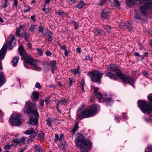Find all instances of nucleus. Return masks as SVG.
<instances>
[{"label": "nucleus", "instance_id": "59", "mask_svg": "<svg viewBox=\"0 0 152 152\" xmlns=\"http://www.w3.org/2000/svg\"><path fill=\"white\" fill-rule=\"evenodd\" d=\"M115 119L116 120V121L117 122H119L120 120L121 119V118L120 117H115Z\"/></svg>", "mask_w": 152, "mask_h": 152}, {"label": "nucleus", "instance_id": "21", "mask_svg": "<svg viewBox=\"0 0 152 152\" xmlns=\"http://www.w3.org/2000/svg\"><path fill=\"white\" fill-rule=\"evenodd\" d=\"M85 4L83 1H80L77 5L76 7L79 9H81Z\"/></svg>", "mask_w": 152, "mask_h": 152}, {"label": "nucleus", "instance_id": "7", "mask_svg": "<svg viewBox=\"0 0 152 152\" xmlns=\"http://www.w3.org/2000/svg\"><path fill=\"white\" fill-rule=\"evenodd\" d=\"M18 50L21 57H23L25 60L26 63L24 64V66L27 67V64H30L34 60L29 54L26 53L22 46L19 47Z\"/></svg>", "mask_w": 152, "mask_h": 152}, {"label": "nucleus", "instance_id": "61", "mask_svg": "<svg viewBox=\"0 0 152 152\" xmlns=\"http://www.w3.org/2000/svg\"><path fill=\"white\" fill-rule=\"evenodd\" d=\"M69 53V51L66 49V50H65L64 52V55L66 56H67Z\"/></svg>", "mask_w": 152, "mask_h": 152}, {"label": "nucleus", "instance_id": "40", "mask_svg": "<svg viewBox=\"0 0 152 152\" xmlns=\"http://www.w3.org/2000/svg\"><path fill=\"white\" fill-rule=\"evenodd\" d=\"M106 1L107 0H102L99 3H98V4L99 6H102V5L104 4L106 2Z\"/></svg>", "mask_w": 152, "mask_h": 152}, {"label": "nucleus", "instance_id": "2", "mask_svg": "<svg viewBox=\"0 0 152 152\" xmlns=\"http://www.w3.org/2000/svg\"><path fill=\"white\" fill-rule=\"evenodd\" d=\"M75 142L76 146L79 147L83 152L89 151L92 148L90 142L84 140V137L83 134L77 133Z\"/></svg>", "mask_w": 152, "mask_h": 152}, {"label": "nucleus", "instance_id": "33", "mask_svg": "<svg viewBox=\"0 0 152 152\" xmlns=\"http://www.w3.org/2000/svg\"><path fill=\"white\" fill-rule=\"evenodd\" d=\"M67 101L65 99L60 100L59 102L61 103V104L62 105H65L67 103Z\"/></svg>", "mask_w": 152, "mask_h": 152}, {"label": "nucleus", "instance_id": "24", "mask_svg": "<svg viewBox=\"0 0 152 152\" xmlns=\"http://www.w3.org/2000/svg\"><path fill=\"white\" fill-rule=\"evenodd\" d=\"M34 149L36 151L38 152H40L42 150L41 147L39 145L35 146L34 147Z\"/></svg>", "mask_w": 152, "mask_h": 152}, {"label": "nucleus", "instance_id": "30", "mask_svg": "<svg viewBox=\"0 0 152 152\" xmlns=\"http://www.w3.org/2000/svg\"><path fill=\"white\" fill-rule=\"evenodd\" d=\"M39 32H41L43 36H45V34L43 33V27L41 26H39L38 27Z\"/></svg>", "mask_w": 152, "mask_h": 152}, {"label": "nucleus", "instance_id": "48", "mask_svg": "<svg viewBox=\"0 0 152 152\" xmlns=\"http://www.w3.org/2000/svg\"><path fill=\"white\" fill-rule=\"evenodd\" d=\"M35 87L36 88H38L39 89L41 88V86L40 84L38 83H36L35 84Z\"/></svg>", "mask_w": 152, "mask_h": 152}, {"label": "nucleus", "instance_id": "42", "mask_svg": "<svg viewBox=\"0 0 152 152\" xmlns=\"http://www.w3.org/2000/svg\"><path fill=\"white\" fill-rule=\"evenodd\" d=\"M114 3L116 6H118L120 5V2L118 0H113Z\"/></svg>", "mask_w": 152, "mask_h": 152}, {"label": "nucleus", "instance_id": "5", "mask_svg": "<svg viewBox=\"0 0 152 152\" xmlns=\"http://www.w3.org/2000/svg\"><path fill=\"white\" fill-rule=\"evenodd\" d=\"M99 109L98 105L89 106L82 110L79 113L78 117L87 118L92 117L98 112Z\"/></svg>", "mask_w": 152, "mask_h": 152}, {"label": "nucleus", "instance_id": "4", "mask_svg": "<svg viewBox=\"0 0 152 152\" xmlns=\"http://www.w3.org/2000/svg\"><path fill=\"white\" fill-rule=\"evenodd\" d=\"M9 42L6 45H4L1 49L0 50V69H2L1 60L4 59L5 55L7 51V49L11 50L16 44L15 36L11 35L8 37Z\"/></svg>", "mask_w": 152, "mask_h": 152}, {"label": "nucleus", "instance_id": "46", "mask_svg": "<svg viewBox=\"0 0 152 152\" xmlns=\"http://www.w3.org/2000/svg\"><path fill=\"white\" fill-rule=\"evenodd\" d=\"M85 60L86 61H91L92 60V58H90V56L88 55L86 56Z\"/></svg>", "mask_w": 152, "mask_h": 152}, {"label": "nucleus", "instance_id": "52", "mask_svg": "<svg viewBox=\"0 0 152 152\" xmlns=\"http://www.w3.org/2000/svg\"><path fill=\"white\" fill-rule=\"evenodd\" d=\"M25 138L24 137H22L19 140L20 142H22V143H24L25 141Z\"/></svg>", "mask_w": 152, "mask_h": 152}, {"label": "nucleus", "instance_id": "14", "mask_svg": "<svg viewBox=\"0 0 152 152\" xmlns=\"http://www.w3.org/2000/svg\"><path fill=\"white\" fill-rule=\"evenodd\" d=\"M104 76L105 77H108L111 79L115 80L117 76L116 74H113L110 72H108L105 73Z\"/></svg>", "mask_w": 152, "mask_h": 152}, {"label": "nucleus", "instance_id": "3", "mask_svg": "<svg viewBox=\"0 0 152 152\" xmlns=\"http://www.w3.org/2000/svg\"><path fill=\"white\" fill-rule=\"evenodd\" d=\"M110 69L113 72L117 71V75L122 80L124 83H129L134 88V80L131 76L129 75H124L119 70L118 66L116 65L111 64L110 65Z\"/></svg>", "mask_w": 152, "mask_h": 152}, {"label": "nucleus", "instance_id": "6", "mask_svg": "<svg viewBox=\"0 0 152 152\" xmlns=\"http://www.w3.org/2000/svg\"><path fill=\"white\" fill-rule=\"evenodd\" d=\"M138 105L142 112L145 113L149 114L152 111V104L148 103L145 100H139Z\"/></svg>", "mask_w": 152, "mask_h": 152}, {"label": "nucleus", "instance_id": "34", "mask_svg": "<svg viewBox=\"0 0 152 152\" xmlns=\"http://www.w3.org/2000/svg\"><path fill=\"white\" fill-rule=\"evenodd\" d=\"M84 83H85L84 80L83 79L81 81V83H80V85H81V89H82V91L83 92L85 91V90L83 88V85H84Z\"/></svg>", "mask_w": 152, "mask_h": 152}, {"label": "nucleus", "instance_id": "19", "mask_svg": "<svg viewBox=\"0 0 152 152\" xmlns=\"http://www.w3.org/2000/svg\"><path fill=\"white\" fill-rule=\"evenodd\" d=\"M19 59V58L18 56H16L13 58L12 61L13 63V66H16L17 65Z\"/></svg>", "mask_w": 152, "mask_h": 152}, {"label": "nucleus", "instance_id": "45", "mask_svg": "<svg viewBox=\"0 0 152 152\" xmlns=\"http://www.w3.org/2000/svg\"><path fill=\"white\" fill-rule=\"evenodd\" d=\"M69 86H71L72 85L73 83L74 82V79L72 78H69Z\"/></svg>", "mask_w": 152, "mask_h": 152}, {"label": "nucleus", "instance_id": "49", "mask_svg": "<svg viewBox=\"0 0 152 152\" xmlns=\"http://www.w3.org/2000/svg\"><path fill=\"white\" fill-rule=\"evenodd\" d=\"M37 51L40 55H41L43 54V52L41 49L37 48Z\"/></svg>", "mask_w": 152, "mask_h": 152}, {"label": "nucleus", "instance_id": "27", "mask_svg": "<svg viewBox=\"0 0 152 152\" xmlns=\"http://www.w3.org/2000/svg\"><path fill=\"white\" fill-rule=\"evenodd\" d=\"M103 27L106 30L108 33L110 32L111 31V27L108 25H104Z\"/></svg>", "mask_w": 152, "mask_h": 152}, {"label": "nucleus", "instance_id": "9", "mask_svg": "<svg viewBox=\"0 0 152 152\" xmlns=\"http://www.w3.org/2000/svg\"><path fill=\"white\" fill-rule=\"evenodd\" d=\"M94 94L97 96L98 99H99V102H105L108 103L113 101V99L111 98H104L102 94L99 91V88L97 87L94 88Z\"/></svg>", "mask_w": 152, "mask_h": 152}, {"label": "nucleus", "instance_id": "15", "mask_svg": "<svg viewBox=\"0 0 152 152\" xmlns=\"http://www.w3.org/2000/svg\"><path fill=\"white\" fill-rule=\"evenodd\" d=\"M56 61H50V64L51 66L52 67L51 71L52 73H53L54 70L57 69V67L56 65Z\"/></svg>", "mask_w": 152, "mask_h": 152}, {"label": "nucleus", "instance_id": "31", "mask_svg": "<svg viewBox=\"0 0 152 152\" xmlns=\"http://www.w3.org/2000/svg\"><path fill=\"white\" fill-rule=\"evenodd\" d=\"M44 137V135L43 132H41V133L39 134L37 137V138L39 139L43 140Z\"/></svg>", "mask_w": 152, "mask_h": 152}, {"label": "nucleus", "instance_id": "58", "mask_svg": "<svg viewBox=\"0 0 152 152\" xmlns=\"http://www.w3.org/2000/svg\"><path fill=\"white\" fill-rule=\"evenodd\" d=\"M26 149L27 148L26 147L23 148H21L19 152H24Z\"/></svg>", "mask_w": 152, "mask_h": 152}, {"label": "nucleus", "instance_id": "43", "mask_svg": "<svg viewBox=\"0 0 152 152\" xmlns=\"http://www.w3.org/2000/svg\"><path fill=\"white\" fill-rule=\"evenodd\" d=\"M72 72L74 74L76 75L78 72V69H72L71 70Z\"/></svg>", "mask_w": 152, "mask_h": 152}, {"label": "nucleus", "instance_id": "41", "mask_svg": "<svg viewBox=\"0 0 152 152\" xmlns=\"http://www.w3.org/2000/svg\"><path fill=\"white\" fill-rule=\"evenodd\" d=\"M8 0H5L4 5L3 6V8H5L9 5V3L8 1Z\"/></svg>", "mask_w": 152, "mask_h": 152}, {"label": "nucleus", "instance_id": "54", "mask_svg": "<svg viewBox=\"0 0 152 152\" xmlns=\"http://www.w3.org/2000/svg\"><path fill=\"white\" fill-rule=\"evenodd\" d=\"M142 74L143 75L145 76L146 77H147L148 76V74L147 72L146 71H144L142 72Z\"/></svg>", "mask_w": 152, "mask_h": 152}, {"label": "nucleus", "instance_id": "63", "mask_svg": "<svg viewBox=\"0 0 152 152\" xmlns=\"http://www.w3.org/2000/svg\"><path fill=\"white\" fill-rule=\"evenodd\" d=\"M45 102V100H42L41 102H40V104L42 106L44 105V102Z\"/></svg>", "mask_w": 152, "mask_h": 152}, {"label": "nucleus", "instance_id": "64", "mask_svg": "<svg viewBox=\"0 0 152 152\" xmlns=\"http://www.w3.org/2000/svg\"><path fill=\"white\" fill-rule=\"evenodd\" d=\"M77 50L79 53H80L81 52V50L80 48H77Z\"/></svg>", "mask_w": 152, "mask_h": 152}, {"label": "nucleus", "instance_id": "13", "mask_svg": "<svg viewBox=\"0 0 152 152\" xmlns=\"http://www.w3.org/2000/svg\"><path fill=\"white\" fill-rule=\"evenodd\" d=\"M45 32V36L47 35L48 36L47 38L48 41L49 42L52 41L53 39L52 37V32L48 29L46 30Z\"/></svg>", "mask_w": 152, "mask_h": 152}, {"label": "nucleus", "instance_id": "38", "mask_svg": "<svg viewBox=\"0 0 152 152\" xmlns=\"http://www.w3.org/2000/svg\"><path fill=\"white\" fill-rule=\"evenodd\" d=\"M125 26L126 27V28H128L129 31H131L132 30V27L130 24H129L128 25H127L126 24Z\"/></svg>", "mask_w": 152, "mask_h": 152}, {"label": "nucleus", "instance_id": "17", "mask_svg": "<svg viewBox=\"0 0 152 152\" xmlns=\"http://www.w3.org/2000/svg\"><path fill=\"white\" fill-rule=\"evenodd\" d=\"M39 94L38 92L35 91L32 92L31 98L35 101H37L39 98Z\"/></svg>", "mask_w": 152, "mask_h": 152}, {"label": "nucleus", "instance_id": "28", "mask_svg": "<svg viewBox=\"0 0 152 152\" xmlns=\"http://www.w3.org/2000/svg\"><path fill=\"white\" fill-rule=\"evenodd\" d=\"M109 16V14L108 13L103 12L101 15L102 18L104 19L107 18Z\"/></svg>", "mask_w": 152, "mask_h": 152}, {"label": "nucleus", "instance_id": "20", "mask_svg": "<svg viewBox=\"0 0 152 152\" xmlns=\"http://www.w3.org/2000/svg\"><path fill=\"white\" fill-rule=\"evenodd\" d=\"M79 128L78 123L77 122L75 124L74 128L72 130V132L73 133V134H74L75 133V132L78 130Z\"/></svg>", "mask_w": 152, "mask_h": 152}, {"label": "nucleus", "instance_id": "53", "mask_svg": "<svg viewBox=\"0 0 152 152\" xmlns=\"http://www.w3.org/2000/svg\"><path fill=\"white\" fill-rule=\"evenodd\" d=\"M94 34L95 35H98L100 34V30H96L94 31Z\"/></svg>", "mask_w": 152, "mask_h": 152}, {"label": "nucleus", "instance_id": "22", "mask_svg": "<svg viewBox=\"0 0 152 152\" xmlns=\"http://www.w3.org/2000/svg\"><path fill=\"white\" fill-rule=\"evenodd\" d=\"M21 37L24 38L25 40L27 41L28 39L30 37V36L29 34H27L26 32H24L22 33Z\"/></svg>", "mask_w": 152, "mask_h": 152}, {"label": "nucleus", "instance_id": "29", "mask_svg": "<svg viewBox=\"0 0 152 152\" xmlns=\"http://www.w3.org/2000/svg\"><path fill=\"white\" fill-rule=\"evenodd\" d=\"M136 2V0H128L127 1V3L130 5H132L134 4Z\"/></svg>", "mask_w": 152, "mask_h": 152}, {"label": "nucleus", "instance_id": "60", "mask_svg": "<svg viewBox=\"0 0 152 152\" xmlns=\"http://www.w3.org/2000/svg\"><path fill=\"white\" fill-rule=\"evenodd\" d=\"M134 55L135 56H138V57L141 56L142 58V56H140V54L138 53L137 52L135 53L134 54Z\"/></svg>", "mask_w": 152, "mask_h": 152}, {"label": "nucleus", "instance_id": "32", "mask_svg": "<svg viewBox=\"0 0 152 152\" xmlns=\"http://www.w3.org/2000/svg\"><path fill=\"white\" fill-rule=\"evenodd\" d=\"M152 151V145H148L146 148L145 152H151Z\"/></svg>", "mask_w": 152, "mask_h": 152}, {"label": "nucleus", "instance_id": "62", "mask_svg": "<svg viewBox=\"0 0 152 152\" xmlns=\"http://www.w3.org/2000/svg\"><path fill=\"white\" fill-rule=\"evenodd\" d=\"M31 20H33L34 22L35 21V17L34 15H33L31 17Z\"/></svg>", "mask_w": 152, "mask_h": 152}, {"label": "nucleus", "instance_id": "10", "mask_svg": "<svg viewBox=\"0 0 152 152\" xmlns=\"http://www.w3.org/2000/svg\"><path fill=\"white\" fill-rule=\"evenodd\" d=\"M22 119L20 114H17L13 117H10L9 119V122L13 126H19L22 123Z\"/></svg>", "mask_w": 152, "mask_h": 152}, {"label": "nucleus", "instance_id": "55", "mask_svg": "<svg viewBox=\"0 0 152 152\" xmlns=\"http://www.w3.org/2000/svg\"><path fill=\"white\" fill-rule=\"evenodd\" d=\"M148 98L149 100L152 103V95L150 96H148Z\"/></svg>", "mask_w": 152, "mask_h": 152}, {"label": "nucleus", "instance_id": "36", "mask_svg": "<svg viewBox=\"0 0 152 152\" xmlns=\"http://www.w3.org/2000/svg\"><path fill=\"white\" fill-rule=\"evenodd\" d=\"M37 26L31 25L29 28V30L31 32L33 31V30L36 29Z\"/></svg>", "mask_w": 152, "mask_h": 152}, {"label": "nucleus", "instance_id": "44", "mask_svg": "<svg viewBox=\"0 0 152 152\" xmlns=\"http://www.w3.org/2000/svg\"><path fill=\"white\" fill-rule=\"evenodd\" d=\"M31 7H28L26 9H24L23 10V12L25 13L27 12H29L31 9Z\"/></svg>", "mask_w": 152, "mask_h": 152}, {"label": "nucleus", "instance_id": "12", "mask_svg": "<svg viewBox=\"0 0 152 152\" xmlns=\"http://www.w3.org/2000/svg\"><path fill=\"white\" fill-rule=\"evenodd\" d=\"M30 64L33 67L32 69L33 70L40 71H41L42 69L41 67L37 65L35 60H34Z\"/></svg>", "mask_w": 152, "mask_h": 152}, {"label": "nucleus", "instance_id": "56", "mask_svg": "<svg viewBox=\"0 0 152 152\" xmlns=\"http://www.w3.org/2000/svg\"><path fill=\"white\" fill-rule=\"evenodd\" d=\"M64 138V135L63 134H61L60 136V137L59 138V140L61 141Z\"/></svg>", "mask_w": 152, "mask_h": 152}, {"label": "nucleus", "instance_id": "16", "mask_svg": "<svg viewBox=\"0 0 152 152\" xmlns=\"http://www.w3.org/2000/svg\"><path fill=\"white\" fill-rule=\"evenodd\" d=\"M44 67V72H47L49 70V64L48 62L46 61H43L42 64Z\"/></svg>", "mask_w": 152, "mask_h": 152}, {"label": "nucleus", "instance_id": "51", "mask_svg": "<svg viewBox=\"0 0 152 152\" xmlns=\"http://www.w3.org/2000/svg\"><path fill=\"white\" fill-rule=\"evenodd\" d=\"M74 27L76 29H77L78 28V23L77 22H75L74 23Z\"/></svg>", "mask_w": 152, "mask_h": 152}, {"label": "nucleus", "instance_id": "47", "mask_svg": "<svg viewBox=\"0 0 152 152\" xmlns=\"http://www.w3.org/2000/svg\"><path fill=\"white\" fill-rule=\"evenodd\" d=\"M45 53L47 56H50L52 55L51 53L48 50L46 51Z\"/></svg>", "mask_w": 152, "mask_h": 152}, {"label": "nucleus", "instance_id": "25", "mask_svg": "<svg viewBox=\"0 0 152 152\" xmlns=\"http://www.w3.org/2000/svg\"><path fill=\"white\" fill-rule=\"evenodd\" d=\"M52 120L53 119L51 118H47V124L50 127L52 126L51 123L52 122Z\"/></svg>", "mask_w": 152, "mask_h": 152}, {"label": "nucleus", "instance_id": "37", "mask_svg": "<svg viewBox=\"0 0 152 152\" xmlns=\"http://www.w3.org/2000/svg\"><path fill=\"white\" fill-rule=\"evenodd\" d=\"M12 145H6L4 147V148L6 150H10L11 148Z\"/></svg>", "mask_w": 152, "mask_h": 152}, {"label": "nucleus", "instance_id": "35", "mask_svg": "<svg viewBox=\"0 0 152 152\" xmlns=\"http://www.w3.org/2000/svg\"><path fill=\"white\" fill-rule=\"evenodd\" d=\"M21 31L20 29L19 28H18L17 29L16 34V35L19 37H21V35L20 34V33Z\"/></svg>", "mask_w": 152, "mask_h": 152}, {"label": "nucleus", "instance_id": "39", "mask_svg": "<svg viewBox=\"0 0 152 152\" xmlns=\"http://www.w3.org/2000/svg\"><path fill=\"white\" fill-rule=\"evenodd\" d=\"M12 142L15 143L17 144H19L20 143L19 140L18 139L13 140L12 141Z\"/></svg>", "mask_w": 152, "mask_h": 152}, {"label": "nucleus", "instance_id": "1", "mask_svg": "<svg viewBox=\"0 0 152 152\" xmlns=\"http://www.w3.org/2000/svg\"><path fill=\"white\" fill-rule=\"evenodd\" d=\"M27 106V108L24 110V113L32 114L28 123L33 126L37 125L38 124V118L39 117V115L37 109L35 107L36 106V103H32L30 101H28L26 102L25 106Z\"/></svg>", "mask_w": 152, "mask_h": 152}, {"label": "nucleus", "instance_id": "26", "mask_svg": "<svg viewBox=\"0 0 152 152\" xmlns=\"http://www.w3.org/2000/svg\"><path fill=\"white\" fill-rule=\"evenodd\" d=\"M134 19L137 22H139L141 19V17L139 16L137 14H136L134 16Z\"/></svg>", "mask_w": 152, "mask_h": 152}, {"label": "nucleus", "instance_id": "8", "mask_svg": "<svg viewBox=\"0 0 152 152\" xmlns=\"http://www.w3.org/2000/svg\"><path fill=\"white\" fill-rule=\"evenodd\" d=\"M104 73L99 71L93 70L89 72L88 75L91 77V80L96 83H100L101 79Z\"/></svg>", "mask_w": 152, "mask_h": 152}, {"label": "nucleus", "instance_id": "11", "mask_svg": "<svg viewBox=\"0 0 152 152\" xmlns=\"http://www.w3.org/2000/svg\"><path fill=\"white\" fill-rule=\"evenodd\" d=\"M38 130L37 129L34 131L33 129L31 128L29 130H27L24 132V133L26 134H31V135L32 137H34L37 135Z\"/></svg>", "mask_w": 152, "mask_h": 152}, {"label": "nucleus", "instance_id": "23", "mask_svg": "<svg viewBox=\"0 0 152 152\" xmlns=\"http://www.w3.org/2000/svg\"><path fill=\"white\" fill-rule=\"evenodd\" d=\"M56 13L57 15H58L59 16H67V14L63 11H59L58 12H56Z\"/></svg>", "mask_w": 152, "mask_h": 152}, {"label": "nucleus", "instance_id": "18", "mask_svg": "<svg viewBox=\"0 0 152 152\" xmlns=\"http://www.w3.org/2000/svg\"><path fill=\"white\" fill-rule=\"evenodd\" d=\"M4 82V75L2 72H0V87L2 85Z\"/></svg>", "mask_w": 152, "mask_h": 152}, {"label": "nucleus", "instance_id": "50", "mask_svg": "<svg viewBox=\"0 0 152 152\" xmlns=\"http://www.w3.org/2000/svg\"><path fill=\"white\" fill-rule=\"evenodd\" d=\"M55 139L54 141L55 142H57L58 141V139L59 140V136L57 134H55Z\"/></svg>", "mask_w": 152, "mask_h": 152}, {"label": "nucleus", "instance_id": "57", "mask_svg": "<svg viewBox=\"0 0 152 152\" xmlns=\"http://www.w3.org/2000/svg\"><path fill=\"white\" fill-rule=\"evenodd\" d=\"M122 117L124 119H127V116L126 115V114L124 113L122 114Z\"/></svg>", "mask_w": 152, "mask_h": 152}]
</instances>
